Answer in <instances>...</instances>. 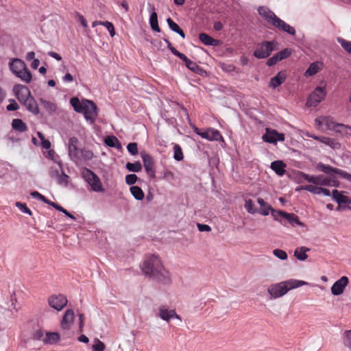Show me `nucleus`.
<instances>
[{"label":"nucleus","instance_id":"nucleus-64","mask_svg":"<svg viewBox=\"0 0 351 351\" xmlns=\"http://www.w3.org/2000/svg\"><path fill=\"white\" fill-rule=\"evenodd\" d=\"M49 173L51 178H56L60 175L59 171L57 169L53 168V167H51L50 169Z\"/></svg>","mask_w":351,"mask_h":351},{"label":"nucleus","instance_id":"nucleus-26","mask_svg":"<svg viewBox=\"0 0 351 351\" xmlns=\"http://www.w3.org/2000/svg\"><path fill=\"white\" fill-rule=\"evenodd\" d=\"M39 102L43 109L49 114H52L57 110L56 104L50 100H47L43 97L39 98Z\"/></svg>","mask_w":351,"mask_h":351},{"label":"nucleus","instance_id":"nucleus-33","mask_svg":"<svg viewBox=\"0 0 351 351\" xmlns=\"http://www.w3.org/2000/svg\"><path fill=\"white\" fill-rule=\"evenodd\" d=\"M167 23L169 25V27L173 32L179 34L182 38H185V34L183 30L180 27V26L173 21L171 18H168L167 19Z\"/></svg>","mask_w":351,"mask_h":351},{"label":"nucleus","instance_id":"nucleus-6","mask_svg":"<svg viewBox=\"0 0 351 351\" xmlns=\"http://www.w3.org/2000/svg\"><path fill=\"white\" fill-rule=\"evenodd\" d=\"M82 176L93 191L97 193L104 191L100 178L93 171L88 168H84L82 171Z\"/></svg>","mask_w":351,"mask_h":351},{"label":"nucleus","instance_id":"nucleus-53","mask_svg":"<svg viewBox=\"0 0 351 351\" xmlns=\"http://www.w3.org/2000/svg\"><path fill=\"white\" fill-rule=\"evenodd\" d=\"M16 206L20 209V210L24 213L28 214L29 215H32L31 210L27 207L25 204L16 202Z\"/></svg>","mask_w":351,"mask_h":351},{"label":"nucleus","instance_id":"nucleus-7","mask_svg":"<svg viewBox=\"0 0 351 351\" xmlns=\"http://www.w3.org/2000/svg\"><path fill=\"white\" fill-rule=\"evenodd\" d=\"M303 178L308 182L312 183L315 185L320 186H337V182L332 180L330 178L325 177L323 175L311 176L308 174H304Z\"/></svg>","mask_w":351,"mask_h":351},{"label":"nucleus","instance_id":"nucleus-41","mask_svg":"<svg viewBox=\"0 0 351 351\" xmlns=\"http://www.w3.org/2000/svg\"><path fill=\"white\" fill-rule=\"evenodd\" d=\"M105 143L110 147H118L121 145L119 140L114 136H107L105 138Z\"/></svg>","mask_w":351,"mask_h":351},{"label":"nucleus","instance_id":"nucleus-23","mask_svg":"<svg viewBox=\"0 0 351 351\" xmlns=\"http://www.w3.org/2000/svg\"><path fill=\"white\" fill-rule=\"evenodd\" d=\"M24 106L28 111L31 112L34 114L36 115L40 112L37 102L32 95L25 99Z\"/></svg>","mask_w":351,"mask_h":351},{"label":"nucleus","instance_id":"nucleus-36","mask_svg":"<svg viewBox=\"0 0 351 351\" xmlns=\"http://www.w3.org/2000/svg\"><path fill=\"white\" fill-rule=\"evenodd\" d=\"M130 192L133 197L136 200H143L145 197V194L141 187L138 186H132L130 189Z\"/></svg>","mask_w":351,"mask_h":351},{"label":"nucleus","instance_id":"nucleus-54","mask_svg":"<svg viewBox=\"0 0 351 351\" xmlns=\"http://www.w3.org/2000/svg\"><path fill=\"white\" fill-rule=\"evenodd\" d=\"M127 149L132 155L135 156L138 154V146L136 143H130L127 146Z\"/></svg>","mask_w":351,"mask_h":351},{"label":"nucleus","instance_id":"nucleus-48","mask_svg":"<svg viewBox=\"0 0 351 351\" xmlns=\"http://www.w3.org/2000/svg\"><path fill=\"white\" fill-rule=\"evenodd\" d=\"M69 177L66 175L62 170V173L60 174L57 178V182L60 185L67 186L69 183Z\"/></svg>","mask_w":351,"mask_h":351},{"label":"nucleus","instance_id":"nucleus-50","mask_svg":"<svg viewBox=\"0 0 351 351\" xmlns=\"http://www.w3.org/2000/svg\"><path fill=\"white\" fill-rule=\"evenodd\" d=\"M276 54L278 56V60H280V61L283 59H285V58L289 57L291 54V50L288 48H286V49L278 52Z\"/></svg>","mask_w":351,"mask_h":351},{"label":"nucleus","instance_id":"nucleus-25","mask_svg":"<svg viewBox=\"0 0 351 351\" xmlns=\"http://www.w3.org/2000/svg\"><path fill=\"white\" fill-rule=\"evenodd\" d=\"M149 12L150 13L149 16V25L152 30L160 32V29L158 25V15L157 13L155 12V8L152 6L150 7L149 9Z\"/></svg>","mask_w":351,"mask_h":351},{"label":"nucleus","instance_id":"nucleus-44","mask_svg":"<svg viewBox=\"0 0 351 351\" xmlns=\"http://www.w3.org/2000/svg\"><path fill=\"white\" fill-rule=\"evenodd\" d=\"M125 167L128 171L132 172H138L142 169V165L140 162H136L134 163L128 162Z\"/></svg>","mask_w":351,"mask_h":351},{"label":"nucleus","instance_id":"nucleus-37","mask_svg":"<svg viewBox=\"0 0 351 351\" xmlns=\"http://www.w3.org/2000/svg\"><path fill=\"white\" fill-rule=\"evenodd\" d=\"M342 343L343 346L351 351V330H345L342 335Z\"/></svg>","mask_w":351,"mask_h":351},{"label":"nucleus","instance_id":"nucleus-19","mask_svg":"<svg viewBox=\"0 0 351 351\" xmlns=\"http://www.w3.org/2000/svg\"><path fill=\"white\" fill-rule=\"evenodd\" d=\"M74 311L72 309L67 310L64 314L61 321V328L63 330H69L73 324Z\"/></svg>","mask_w":351,"mask_h":351},{"label":"nucleus","instance_id":"nucleus-49","mask_svg":"<svg viewBox=\"0 0 351 351\" xmlns=\"http://www.w3.org/2000/svg\"><path fill=\"white\" fill-rule=\"evenodd\" d=\"M245 208L250 214H254L258 212L257 209L254 206L252 199L245 200Z\"/></svg>","mask_w":351,"mask_h":351},{"label":"nucleus","instance_id":"nucleus-40","mask_svg":"<svg viewBox=\"0 0 351 351\" xmlns=\"http://www.w3.org/2000/svg\"><path fill=\"white\" fill-rule=\"evenodd\" d=\"M93 157V152L87 149H82L79 155V162L82 160H90Z\"/></svg>","mask_w":351,"mask_h":351},{"label":"nucleus","instance_id":"nucleus-59","mask_svg":"<svg viewBox=\"0 0 351 351\" xmlns=\"http://www.w3.org/2000/svg\"><path fill=\"white\" fill-rule=\"evenodd\" d=\"M76 16H77V21L81 23V25L84 27L87 28L88 27V23H87V21H86V19L83 16V15H82L80 13H77Z\"/></svg>","mask_w":351,"mask_h":351},{"label":"nucleus","instance_id":"nucleus-51","mask_svg":"<svg viewBox=\"0 0 351 351\" xmlns=\"http://www.w3.org/2000/svg\"><path fill=\"white\" fill-rule=\"evenodd\" d=\"M37 135L41 141L42 147L45 149H49L51 147L50 141L49 140H46L44 135L40 132H37Z\"/></svg>","mask_w":351,"mask_h":351},{"label":"nucleus","instance_id":"nucleus-22","mask_svg":"<svg viewBox=\"0 0 351 351\" xmlns=\"http://www.w3.org/2000/svg\"><path fill=\"white\" fill-rule=\"evenodd\" d=\"M332 199L339 204L337 210L340 209L342 205L351 204V199L346 195H343L337 189L332 191Z\"/></svg>","mask_w":351,"mask_h":351},{"label":"nucleus","instance_id":"nucleus-27","mask_svg":"<svg viewBox=\"0 0 351 351\" xmlns=\"http://www.w3.org/2000/svg\"><path fill=\"white\" fill-rule=\"evenodd\" d=\"M323 67V63L319 61L314 62L311 63L309 67L306 69L304 73V75L306 77H310L315 75L319 71L322 70Z\"/></svg>","mask_w":351,"mask_h":351},{"label":"nucleus","instance_id":"nucleus-17","mask_svg":"<svg viewBox=\"0 0 351 351\" xmlns=\"http://www.w3.org/2000/svg\"><path fill=\"white\" fill-rule=\"evenodd\" d=\"M141 158L143 162L144 168L151 178L156 177V172L154 168V162L152 158L146 153L141 154Z\"/></svg>","mask_w":351,"mask_h":351},{"label":"nucleus","instance_id":"nucleus-30","mask_svg":"<svg viewBox=\"0 0 351 351\" xmlns=\"http://www.w3.org/2000/svg\"><path fill=\"white\" fill-rule=\"evenodd\" d=\"M180 59L185 62L186 67L195 73H199L200 67L194 62L189 60L184 53H180L178 56Z\"/></svg>","mask_w":351,"mask_h":351},{"label":"nucleus","instance_id":"nucleus-11","mask_svg":"<svg viewBox=\"0 0 351 351\" xmlns=\"http://www.w3.org/2000/svg\"><path fill=\"white\" fill-rule=\"evenodd\" d=\"M274 49V42L265 41L257 47L254 52V56L258 59L265 58L270 56Z\"/></svg>","mask_w":351,"mask_h":351},{"label":"nucleus","instance_id":"nucleus-62","mask_svg":"<svg viewBox=\"0 0 351 351\" xmlns=\"http://www.w3.org/2000/svg\"><path fill=\"white\" fill-rule=\"evenodd\" d=\"M7 110L9 111L11 110H16L19 108L18 104L16 101H13L12 103L10 104L6 107Z\"/></svg>","mask_w":351,"mask_h":351},{"label":"nucleus","instance_id":"nucleus-20","mask_svg":"<svg viewBox=\"0 0 351 351\" xmlns=\"http://www.w3.org/2000/svg\"><path fill=\"white\" fill-rule=\"evenodd\" d=\"M306 135H307V136L311 137L315 140H317V141L329 146L330 147H331L332 149H338L341 146L340 144L333 138H330L328 137H324V136L320 137V136H315L314 134H309V133H308Z\"/></svg>","mask_w":351,"mask_h":351},{"label":"nucleus","instance_id":"nucleus-18","mask_svg":"<svg viewBox=\"0 0 351 351\" xmlns=\"http://www.w3.org/2000/svg\"><path fill=\"white\" fill-rule=\"evenodd\" d=\"M159 317L167 322H169L172 318H176L181 320L180 317L176 313L174 310L169 309L166 306H160L158 309Z\"/></svg>","mask_w":351,"mask_h":351},{"label":"nucleus","instance_id":"nucleus-4","mask_svg":"<svg viewBox=\"0 0 351 351\" xmlns=\"http://www.w3.org/2000/svg\"><path fill=\"white\" fill-rule=\"evenodd\" d=\"M71 105L77 112L83 113L84 118L90 123H93L97 115V106L93 101L83 99L80 101L77 97H73L70 100Z\"/></svg>","mask_w":351,"mask_h":351},{"label":"nucleus","instance_id":"nucleus-28","mask_svg":"<svg viewBox=\"0 0 351 351\" xmlns=\"http://www.w3.org/2000/svg\"><path fill=\"white\" fill-rule=\"evenodd\" d=\"M286 165L282 160H276L271 163V169L279 176H282L286 172Z\"/></svg>","mask_w":351,"mask_h":351},{"label":"nucleus","instance_id":"nucleus-32","mask_svg":"<svg viewBox=\"0 0 351 351\" xmlns=\"http://www.w3.org/2000/svg\"><path fill=\"white\" fill-rule=\"evenodd\" d=\"M308 251H310V249L306 247H304V246L299 247L295 250L294 256L299 261H305L308 258V255L306 254V252Z\"/></svg>","mask_w":351,"mask_h":351},{"label":"nucleus","instance_id":"nucleus-16","mask_svg":"<svg viewBox=\"0 0 351 351\" xmlns=\"http://www.w3.org/2000/svg\"><path fill=\"white\" fill-rule=\"evenodd\" d=\"M349 282L348 278L346 276L341 277L337 280L331 287V293L334 295H339L343 293L345 288Z\"/></svg>","mask_w":351,"mask_h":351},{"label":"nucleus","instance_id":"nucleus-55","mask_svg":"<svg viewBox=\"0 0 351 351\" xmlns=\"http://www.w3.org/2000/svg\"><path fill=\"white\" fill-rule=\"evenodd\" d=\"M104 26L108 29L111 37H113L116 32L113 24L110 21H104Z\"/></svg>","mask_w":351,"mask_h":351},{"label":"nucleus","instance_id":"nucleus-35","mask_svg":"<svg viewBox=\"0 0 351 351\" xmlns=\"http://www.w3.org/2000/svg\"><path fill=\"white\" fill-rule=\"evenodd\" d=\"M334 132L341 135L351 136V126L343 123H337Z\"/></svg>","mask_w":351,"mask_h":351},{"label":"nucleus","instance_id":"nucleus-5","mask_svg":"<svg viewBox=\"0 0 351 351\" xmlns=\"http://www.w3.org/2000/svg\"><path fill=\"white\" fill-rule=\"evenodd\" d=\"M10 71L23 82L29 83L32 76L31 72L27 68L24 61L19 58H14L9 62Z\"/></svg>","mask_w":351,"mask_h":351},{"label":"nucleus","instance_id":"nucleus-1","mask_svg":"<svg viewBox=\"0 0 351 351\" xmlns=\"http://www.w3.org/2000/svg\"><path fill=\"white\" fill-rule=\"evenodd\" d=\"M141 267L143 274L149 278L164 284L170 282L169 274L164 267L158 256H147Z\"/></svg>","mask_w":351,"mask_h":351},{"label":"nucleus","instance_id":"nucleus-21","mask_svg":"<svg viewBox=\"0 0 351 351\" xmlns=\"http://www.w3.org/2000/svg\"><path fill=\"white\" fill-rule=\"evenodd\" d=\"M14 90L16 92V95L17 99L25 104V101L27 97L31 96L30 91L27 87L23 85H17L14 86Z\"/></svg>","mask_w":351,"mask_h":351},{"label":"nucleus","instance_id":"nucleus-9","mask_svg":"<svg viewBox=\"0 0 351 351\" xmlns=\"http://www.w3.org/2000/svg\"><path fill=\"white\" fill-rule=\"evenodd\" d=\"M337 123L334 119L330 116H319L315 119V126L319 130H328L334 131Z\"/></svg>","mask_w":351,"mask_h":351},{"label":"nucleus","instance_id":"nucleus-8","mask_svg":"<svg viewBox=\"0 0 351 351\" xmlns=\"http://www.w3.org/2000/svg\"><path fill=\"white\" fill-rule=\"evenodd\" d=\"M326 96V88L318 86L308 96L306 106L308 107H315L325 99Z\"/></svg>","mask_w":351,"mask_h":351},{"label":"nucleus","instance_id":"nucleus-2","mask_svg":"<svg viewBox=\"0 0 351 351\" xmlns=\"http://www.w3.org/2000/svg\"><path fill=\"white\" fill-rule=\"evenodd\" d=\"M308 285L309 283L306 281L291 278L270 285L267 288V292L271 299H277L284 296L292 289Z\"/></svg>","mask_w":351,"mask_h":351},{"label":"nucleus","instance_id":"nucleus-14","mask_svg":"<svg viewBox=\"0 0 351 351\" xmlns=\"http://www.w3.org/2000/svg\"><path fill=\"white\" fill-rule=\"evenodd\" d=\"M265 142L276 144L278 141H284L285 135L278 132L276 130L267 128L265 134L263 136Z\"/></svg>","mask_w":351,"mask_h":351},{"label":"nucleus","instance_id":"nucleus-10","mask_svg":"<svg viewBox=\"0 0 351 351\" xmlns=\"http://www.w3.org/2000/svg\"><path fill=\"white\" fill-rule=\"evenodd\" d=\"M47 302L51 308L60 311L67 304L68 300L63 294H53L48 298Z\"/></svg>","mask_w":351,"mask_h":351},{"label":"nucleus","instance_id":"nucleus-47","mask_svg":"<svg viewBox=\"0 0 351 351\" xmlns=\"http://www.w3.org/2000/svg\"><path fill=\"white\" fill-rule=\"evenodd\" d=\"M337 41L345 51L351 54V41L346 40L342 38H339Z\"/></svg>","mask_w":351,"mask_h":351},{"label":"nucleus","instance_id":"nucleus-61","mask_svg":"<svg viewBox=\"0 0 351 351\" xmlns=\"http://www.w3.org/2000/svg\"><path fill=\"white\" fill-rule=\"evenodd\" d=\"M197 228L200 232H209L211 230V228L206 224L197 223Z\"/></svg>","mask_w":351,"mask_h":351},{"label":"nucleus","instance_id":"nucleus-38","mask_svg":"<svg viewBox=\"0 0 351 351\" xmlns=\"http://www.w3.org/2000/svg\"><path fill=\"white\" fill-rule=\"evenodd\" d=\"M317 168L320 171H322L325 173H336L338 175L337 171H340V169H337V168L331 167L328 165H324L322 163L318 164Z\"/></svg>","mask_w":351,"mask_h":351},{"label":"nucleus","instance_id":"nucleus-43","mask_svg":"<svg viewBox=\"0 0 351 351\" xmlns=\"http://www.w3.org/2000/svg\"><path fill=\"white\" fill-rule=\"evenodd\" d=\"M106 348L105 344L98 338H95L93 344L92 345L93 351H104Z\"/></svg>","mask_w":351,"mask_h":351},{"label":"nucleus","instance_id":"nucleus-24","mask_svg":"<svg viewBox=\"0 0 351 351\" xmlns=\"http://www.w3.org/2000/svg\"><path fill=\"white\" fill-rule=\"evenodd\" d=\"M287 74L285 71H280L275 77H272L269 82V86L276 88L280 86L286 80Z\"/></svg>","mask_w":351,"mask_h":351},{"label":"nucleus","instance_id":"nucleus-45","mask_svg":"<svg viewBox=\"0 0 351 351\" xmlns=\"http://www.w3.org/2000/svg\"><path fill=\"white\" fill-rule=\"evenodd\" d=\"M183 157L181 147L178 145H175L173 147V158L177 161H181Z\"/></svg>","mask_w":351,"mask_h":351},{"label":"nucleus","instance_id":"nucleus-57","mask_svg":"<svg viewBox=\"0 0 351 351\" xmlns=\"http://www.w3.org/2000/svg\"><path fill=\"white\" fill-rule=\"evenodd\" d=\"M338 176H339L340 178L346 180L348 182L351 183V174L346 172L344 170L340 169V171H337Z\"/></svg>","mask_w":351,"mask_h":351},{"label":"nucleus","instance_id":"nucleus-56","mask_svg":"<svg viewBox=\"0 0 351 351\" xmlns=\"http://www.w3.org/2000/svg\"><path fill=\"white\" fill-rule=\"evenodd\" d=\"M137 176L135 174H129L125 176V182L128 185H132L137 181Z\"/></svg>","mask_w":351,"mask_h":351},{"label":"nucleus","instance_id":"nucleus-46","mask_svg":"<svg viewBox=\"0 0 351 351\" xmlns=\"http://www.w3.org/2000/svg\"><path fill=\"white\" fill-rule=\"evenodd\" d=\"M337 41L345 51L351 54V41L346 40L342 38H339Z\"/></svg>","mask_w":351,"mask_h":351},{"label":"nucleus","instance_id":"nucleus-58","mask_svg":"<svg viewBox=\"0 0 351 351\" xmlns=\"http://www.w3.org/2000/svg\"><path fill=\"white\" fill-rule=\"evenodd\" d=\"M164 40L167 43L168 49L172 52V53L178 57L181 53L174 48L167 39H165Z\"/></svg>","mask_w":351,"mask_h":351},{"label":"nucleus","instance_id":"nucleus-39","mask_svg":"<svg viewBox=\"0 0 351 351\" xmlns=\"http://www.w3.org/2000/svg\"><path fill=\"white\" fill-rule=\"evenodd\" d=\"M59 339V335L56 332H47L43 339L46 343L52 344L56 343Z\"/></svg>","mask_w":351,"mask_h":351},{"label":"nucleus","instance_id":"nucleus-15","mask_svg":"<svg viewBox=\"0 0 351 351\" xmlns=\"http://www.w3.org/2000/svg\"><path fill=\"white\" fill-rule=\"evenodd\" d=\"M200 136L209 141L224 142V139L220 132L213 128H208L206 130H203L200 134Z\"/></svg>","mask_w":351,"mask_h":351},{"label":"nucleus","instance_id":"nucleus-60","mask_svg":"<svg viewBox=\"0 0 351 351\" xmlns=\"http://www.w3.org/2000/svg\"><path fill=\"white\" fill-rule=\"evenodd\" d=\"M278 61H280V60H278V56H276V54H275L271 58L267 60V64L269 66H271L276 64Z\"/></svg>","mask_w":351,"mask_h":351},{"label":"nucleus","instance_id":"nucleus-42","mask_svg":"<svg viewBox=\"0 0 351 351\" xmlns=\"http://www.w3.org/2000/svg\"><path fill=\"white\" fill-rule=\"evenodd\" d=\"M301 189L307 191L314 195H321V187L317 185H305L301 187Z\"/></svg>","mask_w":351,"mask_h":351},{"label":"nucleus","instance_id":"nucleus-3","mask_svg":"<svg viewBox=\"0 0 351 351\" xmlns=\"http://www.w3.org/2000/svg\"><path fill=\"white\" fill-rule=\"evenodd\" d=\"M258 14L270 25L283 31L291 36L295 35V29L293 27L285 23L278 18L271 10L265 6H261L258 9Z\"/></svg>","mask_w":351,"mask_h":351},{"label":"nucleus","instance_id":"nucleus-34","mask_svg":"<svg viewBox=\"0 0 351 351\" xmlns=\"http://www.w3.org/2000/svg\"><path fill=\"white\" fill-rule=\"evenodd\" d=\"M12 128L19 132H25L27 130L26 124L20 119H14L12 122Z\"/></svg>","mask_w":351,"mask_h":351},{"label":"nucleus","instance_id":"nucleus-13","mask_svg":"<svg viewBox=\"0 0 351 351\" xmlns=\"http://www.w3.org/2000/svg\"><path fill=\"white\" fill-rule=\"evenodd\" d=\"M78 140L76 137H71L69 140V155L71 160L75 163L79 162V155L81 149L78 148Z\"/></svg>","mask_w":351,"mask_h":351},{"label":"nucleus","instance_id":"nucleus-12","mask_svg":"<svg viewBox=\"0 0 351 351\" xmlns=\"http://www.w3.org/2000/svg\"><path fill=\"white\" fill-rule=\"evenodd\" d=\"M272 215L276 220H278V216L284 217L285 219H287L288 221V222L292 226H302V227L304 226V224L299 220L298 217L293 213H287L282 211V210H277V211L273 212Z\"/></svg>","mask_w":351,"mask_h":351},{"label":"nucleus","instance_id":"nucleus-52","mask_svg":"<svg viewBox=\"0 0 351 351\" xmlns=\"http://www.w3.org/2000/svg\"><path fill=\"white\" fill-rule=\"evenodd\" d=\"M274 255L280 260H286L287 258V254L285 251L280 249H275L273 251Z\"/></svg>","mask_w":351,"mask_h":351},{"label":"nucleus","instance_id":"nucleus-31","mask_svg":"<svg viewBox=\"0 0 351 351\" xmlns=\"http://www.w3.org/2000/svg\"><path fill=\"white\" fill-rule=\"evenodd\" d=\"M199 39L203 44L207 46H217L219 45V40L213 38L205 33L199 34Z\"/></svg>","mask_w":351,"mask_h":351},{"label":"nucleus","instance_id":"nucleus-63","mask_svg":"<svg viewBox=\"0 0 351 351\" xmlns=\"http://www.w3.org/2000/svg\"><path fill=\"white\" fill-rule=\"evenodd\" d=\"M31 196L34 198H37L40 199V201L45 200V196L39 193L38 191H34L31 193Z\"/></svg>","mask_w":351,"mask_h":351},{"label":"nucleus","instance_id":"nucleus-29","mask_svg":"<svg viewBox=\"0 0 351 351\" xmlns=\"http://www.w3.org/2000/svg\"><path fill=\"white\" fill-rule=\"evenodd\" d=\"M257 202L258 204L260 205L261 206V209L260 210L258 211V213L260 214H261L262 215H264V216H267L269 214V213L271 212V213L272 214L273 212H275L276 211V210H274L271 206H269L268 204H267L263 199L261 198V197H258L257 199Z\"/></svg>","mask_w":351,"mask_h":351}]
</instances>
